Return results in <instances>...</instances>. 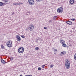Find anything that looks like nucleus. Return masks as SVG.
Here are the masks:
<instances>
[{
  "label": "nucleus",
  "instance_id": "2",
  "mask_svg": "<svg viewBox=\"0 0 76 76\" xmlns=\"http://www.w3.org/2000/svg\"><path fill=\"white\" fill-rule=\"evenodd\" d=\"M12 42L11 40H10L8 41L7 43V47H9V48H11L12 47Z\"/></svg>",
  "mask_w": 76,
  "mask_h": 76
},
{
  "label": "nucleus",
  "instance_id": "6",
  "mask_svg": "<svg viewBox=\"0 0 76 76\" xmlns=\"http://www.w3.org/2000/svg\"><path fill=\"white\" fill-rule=\"evenodd\" d=\"M34 26L33 25H30L28 27V29L30 31H32L34 30Z\"/></svg>",
  "mask_w": 76,
  "mask_h": 76
},
{
  "label": "nucleus",
  "instance_id": "28",
  "mask_svg": "<svg viewBox=\"0 0 76 76\" xmlns=\"http://www.w3.org/2000/svg\"><path fill=\"white\" fill-rule=\"evenodd\" d=\"M10 59L11 60H13V58L12 57H11L10 58Z\"/></svg>",
  "mask_w": 76,
  "mask_h": 76
},
{
  "label": "nucleus",
  "instance_id": "29",
  "mask_svg": "<svg viewBox=\"0 0 76 76\" xmlns=\"http://www.w3.org/2000/svg\"><path fill=\"white\" fill-rule=\"evenodd\" d=\"M44 28L45 29H48V28H47V27H44Z\"/></svg>",
  "mask_w": 76,
  "mask_h": 76
},
{
  "label": "nucleus",
  "instance_id": "9",
  "mask_svg": "<svg viewBox=\"0 0 76 76\" xmlns=\"http://www.w3.org/2000/svg\"><path fill=\"white\" fill-rule=\"evenodd\" d=\"M66 51H62L60 53V56H63L66 54Z\"/></svg>",
  "mask_w": 76,
  "mask_h": 76
},
{
  "label": "nucleus",
  "instance_id": "30",
  "mask_svg": "<svg viewBox=\"0 0 76 76\" xmlns=\"http://www.w3.org/2000/svg\"><path fill=\"white\" fill-rule=\"evenodd\" d=\"M53 22V21L51 20H50L49 21V23H50V22Z\"/></svg>",
  "mask_w": 76,
  "mask_h": 76
},
{
  "label": "nucleus",
  "instance_id": "13",
  "mask_svg": "<svg viewBox=\"0 0 76 76\" xmlns=\"http://www.w3.org/2000/svg\"><path fill=\"white\" fill-rule=\"evenodd\" d=\"M52 50L55 53H56L57 51V50L56 49H55L54 48H52Z\"/></svg>",
  "mask_w": 76,
  "mask_h": 76
},
{
  "label": "nucleus",
  "instance_id": "23",
  "mask_svg": "<svg viewBox=\"0 0 76 76\" xmlns=\"http://www.w3.org/2000/svg\"><path fill=\"white\" fill-rule=\"evenodd\" d=\"M54 66V65L53 64H52L50 66V68H52V67H53V66Z\"/></svg>",
  "mask_w": 76,
  "mask_h": 76
},
{
  "label": "nucleus",
  "instance_id": "34",
  "mask_svg": "<svg viewBox=\"0 0 76 76\" xmlns=\"http://www.w3.org/2000/svg\"><path fill=\"white\" fill-rule=\"evenodd\" d=\"M12 15H13V13H12Z\"/></svg>",
  "mask_w": 76,
  "mask_h": 76
},
{
  "label": "nucleus",
  "instance_id": "14",
  "mask_svg": "<svg viewBox=\"0 0 76 76\" xmlns=\"http://www.w3.org/2000/svg\"><path fill=\"white\" fill-rule=\"evenodd\" d=\"M1 61L3 64H5L6 63V62L3 59H1Z\"/></svg>",
  "mask_w": 76,
  "mask_h": 76
},
{
  "label": "nucleus",
  "instance_id": "33",
  "mask_svg": "<svg viewBox=\"0 0 76 76\" xmlns=\"http://www.w3.org/2000/svg\"><path fill=\"white\" fill-rule=\"evenodd\" d=\"M59 30H60V29H59Z\"/></svg>",
  "mask_w": 76,
  "mask_h": 76
},
{
  "label": "nucleus",
  "instance_id": "20",
  "mask_svg": "<svg viewBox=\"0 0 76 76\" xmlns=\"http://www.w3.org/2000/svg\"><path fill=\"white\" fill-rule=\"evenodd\" d=\"M42 0H36V1L38 2H40V1H42Z\"/></svg>",
  "mask_w": 76,
  "mask_h": 76
},
{
  "label": "nucleus",
  "instance_id": "32",
  "mask_svg": "<svg viewBox=\"0 0 76 76\" xmlns=\"http://www.w3.org/2000/svg\"><path fill=\"white\" fill-rule=\"evenodd\" d=\"M54 54H55V55H56V53H54Z\"/></svg>",
  "mask_w": 76,
  "mask_h": 76
},
{
  "label": "nucleus",
  "instance_id": "16",
  "mask_svg": "<svg viewBox=\"0 0 76 76\" xmlns=\"http://www.w3.org/2000/svg\"><path fill=\"white\" fill-rule=\"evenodd\" d=\"M62 46L64 47H67V45L65 43H64L63 44H62Z\"/></svg>",
  "mask_w": 76,
  "mask_h": 76
},
{
  "label": "nucleus",
  "instance_id": "15",
  "mask_svg": "<svg viewBox=\"0 0 76 76\" xmlns=\"http://www.w3.org/2000/svg\"><path fill=\"white\" fill-rule=\"evenodd\" d=\"M2 1L4 3H6V4H7V2H8L7 0H3Z\"/></svg>",
  "mask_w": 76,
  "mask_h": 76
},
{
  "label": "nucleus",
  "instance_id": "22",
  "mask_svg": "<svg viewBox=\"0 0 76 76\" xmlns=\"http://www.w3.org/2000/svg\"><path fill=\"white\" fill-rule=\"evenodd\" d=\"M35 50H39V48L38 47H36L35 48Z\"/></svg>",
  "mask_w": 76,
  "mask_h": 76
},
{
  "label": "nucleus",
  "instance_id": "12",
  "mask_svg": "<svg viewBox=\"0 0 76 76\" xmlns=\"http://www.w3.org/2000/svg\"><path fill=\"white\" fill-rule=\"evenodd\" d=\"M66 23L68 24V25H72V23L69 21H68L66 22Z\"/></svg>",
  "mask_w": 76,
  "mask_h": 76
},
{
  "label": "nucleus",
  "instance_id": "11",
  "mask_svg": "<svg viewBox=\"0 0 76 76\" xmlns=\"http://www.w3.org/2000/svg\"><path fill=\"white\" fill-rule=\"evenodd\" d=\"M69 3L71 4H73L75 3V1L74 0H70L69 1Z\"/></svg>",
  "mask_w": 76,
  "mask_h": 76
},
{
  "label": "nucleus",
  "instance_id": "24",
  "mask_svg": "<svg viewBox=\"0 0 76 76\" xmlns=\"http://www.w3.org/2000/svg\"><path fill=\"white\" fill-rule=\"evenodd\" d=\"M30 13H31V12H28L27 13V15H29Z\"/></svg>",
  "mask_w": 76,
  "mask_h": 76
},
{
  "label": "nucleus",
  "instance_id": "1",
  "mask_svg": "<svg viewBox=\"0 0 76 76\" xmlns=\"http://www.w3.org/2000/svg\"><path fill=\"white\" fill-rule=\"evenodd\" d=\"M70 62L69 60L66 59L65 61V66L66 68L69 69L70 68Z\"/></svg>",
  "mask_w": 76,
  "mask_h": 76
},
{
  "label": "nucleus",
  "instance_id": "26",
  "mask_svg": "<svg viewBox=\"0 0 76 76\" xmlns=\"http://www.w3.org/2000/svg\"><path fill=\"white\" fill-rule=\"evenodd\" d=\"M71 20H73V21L75 20H76V19H75V18H74V19H71Z\"/></svg>",
  "mask_w": 76,
  "mask_h": 76
},
{
  "label": "nucleus",
  "instance_id": "10",
  "mask_svg": "<svg viewBox=\"0 0 76 76\" xmlns=\"http://www.w3.org/2000/svg\"><path fill=\"white\" fill-rule=\"evenodd\" d=\"M60 42L61 44H64V43H65L66 42L64 40H60Z\"/></svg>",
  "mask_w": 76,
  "mask_h": 76
},
{
  "label": "nucleus",
  "instance_id": "19",
  "mask_svg": "<svg viewBox=\"0 0 76 76\" xmlns=\"http://www.w3.org/2000/svg\"><path fill=\"white\" fill-rule=\"evenodd\" d=\"M57 18V16H55L53 18V19L54 20H56Z\"/></svg>",
  "mask_w": 76,
  "mask_h": 76
},
{
  "label": "nucleus",
  "instance_id": "21",
  "mask_svg": "<svg viewBox=\"0 0 76 76\" xmlns=\"http://www.w3.org/2000/svg\"><path fill=\"white\" fill-rule=\"evenodd\" d=\"M74 58L75 60H76V53L74 55Z\"/></svg>",
  "mask_w": 76,
  "mask_h": 76
},
{
  "label": "nucleus",
  "instance_id": "3",
  "mask_svg": "<svg viewBox=\"0 0 76 76\" xmlns=\"http://www.w3.org/2000/svg\"><path fill=\"white\" fill-rule=\"evenodd\" d=\"M24 48L22 47H20L18 49V51L19 53H23L24 51Z\"/></svg>",
  "mask_w": 76,
  "mask_h": 76
},
{
  "label": "nucleus",
  "instance_id": "27",
  "mask_svg": "<svg viewBox=\"0 0 76 76\" xmlns=\"http://www.w3.org/2000/svg\"><path fill=\"white\" fill-rule=\"evenodd\" d=\"M38 70H41V68L40 67H38Z\"/></svg>",
  "mask_w": 76,
  "mask_h": 76
},
{
  "label": "nucleus",
  "instance_id": "7",
  "mask_svg": "<svg viewBox=\"0 0 76 76\" xmlns=\"http://www.w3.org/2000/svg\"><path fill=\"white\" fill-rule=\"evenodd\" d=\"M16 38L17 39V40L18 41H20L21 40V39L20 37V36H19L18 35H17L16 36Z\"/></svg>",
  "mask_w": 76,
  "mask_h": 76
},
{
  "label": "nucleus",
  "instance_id": "8",
  "mask_svg": "<svg viewBox=\"0 0 76 76\" xmlns=\"http://www.w3.org/2000/svg\"><path fill=\"white\" fill-rule=\"evenodd\" d=\"M13 5L17 6L18 5H20V4H23V3H21L20 2H19L18 3H13Z\"/></svg>",
  "mask_w": 76,
  "mask_h": 76
},
{
  "label": "nucleus",
  "instance_id": "17",
  "mask_svg": "<svg viewBox=\"0 0 76 76\" xmlns=\"http://www.w3.org/2000/svg\"><path fill=\"white\" fill-rule=\"evenodd\" d=\"M3 4L4 5H6V4L5 3L3 4V3L1 2H0V6H3Z\"/></svg>",
  "mask_w": 76,
  "mask_h": 76
},
{
  "label": "nucleus",
  "instance_id": "31",
  "mask_svg": "<svg viewBox=\"0 0 76 76\" xmlns=\"http://www.w3.org/2000/svg\"><path fill=\"white\" fill-rule=\"evenodd\" d=\"M45 65H43L42 66V68H44V67H45Z\"/></svg>",
  "mask_w": 76,
  "mask_h": 76
},
{
  "label": "nucleus",
  "instance_id": "4",
  "mask_svg": "<svg viewBox=\"0 0 76 76\" xmlns=\"http://www.w3.org/2000/svg\"><path fill=\"white\" fill-rule=\"evenodd\" d=\"M29 4L31 6H33L35 4V1L34 0H28Z\"/></svg>",
  "mask_w": 76,
  "mask_h": 76
},
{
  "label": "nucleus",
  "instance_id": "18",
  "mask_svg": "<svg viewBox=\"0 0 76 76\" xmlns=\"http://www.w3.org/2000/svg\"><path fill=\"white\" fill-rule=\"evenodd\" d=\"M1 48H2V49H4V48H4V46H3V45H1Z\"/></svg>",
  "mask_w": 76,
  "mask_h": 76
},
{
  "label": "nucleus",
  "instance_id": "25",
  "mask_svg": "<svg viewBox=\"0 0 76 76\" xmlns=\"http://www.w3.org/2000/svg\"><path fill=\"white\" fill-rule=\"evenodd\" d=\"M21 37L23 38H25V37L24 35H22V36H21Z\"/></svg>",
  "mask_w": 76,
  "mask_h": 76
},
{
  "label": "nucleus",
  "instance_id": "5",
  "mask_svg": "<svg viewBox=\"0 0 76 76\" xmlns=\"http://www.w3.org/2000/svg\"><path fill=\"white\" fill-rule=\"evenodd\" d=\"M63 11V8L62 7H60L57 10L58 13H61Z\"/></svg>",
  "mask_w": 76,
  "mask_h": 76
}]
</instances>
